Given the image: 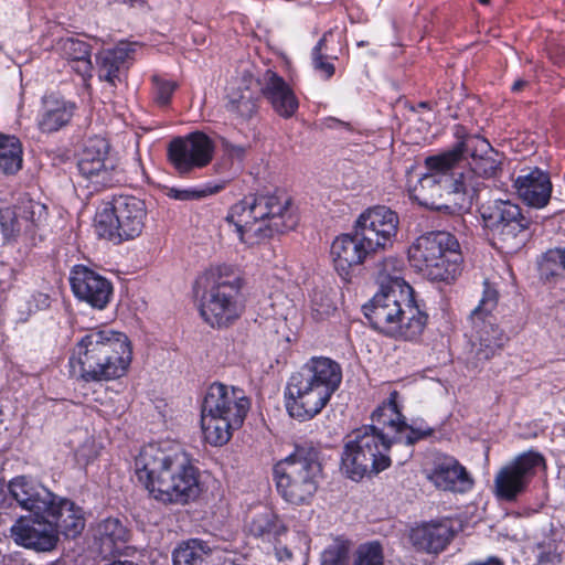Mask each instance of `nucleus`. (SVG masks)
Wrapping results in <instances>:
<instances>
[{"label": "nucleus", "instance_id": "nucleus-8", "mask_svg": "<svg viewBox=\"0 0 565 565\" xmlns=\"http://www.w3.org/2000/svg\"><path fill=\"white\" fill-rule=\"evenodd\" d=\"M201 284L199 311L204 322L215 329L234 324L243 313L241 277L228 266H216L203 274Z\"/></svg>", "mask_w": 565, "mask_h": 565}, {"label": "nucleus", "instance_id": "nucleus-7", "mask_svg": "<svg viewBox=\"0 0 565 565\" xmlns=\"http://www.w3.org/2000/svg\"><path fill=\"white\" fill-rule=\"evenodd\" d=\"M321 477L320 451L311 443L296 445L294 451L273 468L277 492L294 505L310 504Z\"/></svg>", "mask_w": 565, "mask_h": 565}, {"label": "nucleus", "instance_id": "nucleus-11", "mask_svg": "<svg viewBox=\"0 0 565 565\" xmlns=\"http://www.w3.org/2000/svg\"><path fill=\"white\" fill-rule=\"evenodd\" d=\"M499 302V291L488 280L483 282L482 297L471 311L470 320L475 330L471 345L477 362H486L499 354L509 338L495 323L493 311Z\"/></svg>", "mask_w": 565, "mask_h": 565}, {"label": "nucleus", "instance_id": "nucleus-33", "mask_svg": "<svg viewBox=\"0 0 565 565\" xmlns=\"http://www.w3.org/2000/svg\"><path fill=\"white\" fill-rule=\"evenodd\" d=\"M58 50L66 60L72 63L73 70L83 77L84 81L92 77V46L89 43L76 39H61L57 43Z\"/></svg>", "mask_w": 565, "mask_h": 565}, {"label": "nucleus", "instance_id": "nucleus-5", "mask_svg": "<svg viewBox=\"0 0 565 565\" xmlns=\"http://www.w3.org/2000/svg\"><path fill=\"white\" fill-rule=\"evenodd\" d=\"M341 382L342 367L337 361L327 356H312L288 381V414L300 422L312 419L326 407Z\"/></svg>", "mask_w": 565, "mask_h": 565}, {"label": "nucleus", "instance_id": "nucleus-14", "mask_svg": "<svg viewBox=\"0 0 565 565\" xmlns=\"http://www.w3.org/2000/svg\"><path fill=\"white\" fill-rule=\"evenodd\" d=\"M214 152V141L202 131L175 137L167 148L169 162L181 175L209 166L213 160Z\"/></svg>", "mask_w": 565, "mask_h": 565}, {"label": "nucleus", "instance_id": "nucleus-25", "mask_svg": "<svg viewBox=\"0 0 565 565\" xmlns=\"http://www.w3.org/2000/svg\"><path fill=\"white\" fill-rule=\"evenodd\" d=\"M136 46L137 43L120 41L115 47L98 52L95 60L99 79L116 86L135 60Z\"/></svg>", "mask_w": 565, "mask_h": 565}, {"label": "nucleus", "instance_id": "nucleus-45", "mask_svg": "<svg viewBox=\"0 0 565 565\" xmlns=\"http://www.w3.org/2000/svg\"><path fill=\"white\" fill-rule=\"evenodd\" d=\"M541 271L546 278L559 276L565 271V246L548 249L544 254Z\"/></svg>", "mask_w": 565, "mask_h": 565}, {"label": "nucleus", "instance_id": "nucleus-36", "mask_svg": "<svg viewBox=\"0 0 565 565\" xmlns=\"http://www.w3.org/2000/svg\"><path fill=\"white\" fill-rule=\"evenodd\" d=\"M214 547L199 539L182 543L173 552V565H210Z\"/></svg>", "mask_w": 565, "mask_h": 565}, {"label": "nucleus", "instance_id": "nucleus-26", "mask_svg": "<svg viewBox=\"0 0 565 565\" xmlns=\"http://www.w3.org/2000/svg\"><path fill=\"white\" fill-rule=\"evenodd\" d=\"M259 85L260 93L280 117L290 118L296 114L299 107L298 98L289 84L276 72L267 70Z\"/></svg>", "mask_w": 565, "mask_h": 565}, {"label": "nucleus", "instance_id": "nucleus-3", "mask_svg": "<svg viewBox=\"0 0 565 565\" xmlns=\"http://www.w3.org/2000/svg\"><path fill=\"white\" fill-rule=\"evenodd\" d=\"M225 220L234 225L239 241L247 246L294 230L298 223L291 198L280 190L244 196L231 206Z\"/></svg>", "mask_w": 565, "mask_h": 565}, {"label": "nucleus", "instance_id": "nucleus-35", "mask_svg": "<svg viewBox=\"0 0 565 565\" xmlns=\"http://www.w3.org/2000/svg\"><path fill=\"white\" fill-rule=\"evenodd\" d=\"M480 213L486 228L490 232L497 230V226L501 227L502 225L510 224L524 214L518 204L509 200H494L483 204Z\"/></svg>", "mask_w": 565, "mask_h": 565}, {"label": "nucleus", "instance_id": "nucleus-40", "mask_svg": "<svg viewBox=\"0 0 565 565\" xmlns=\"http://www.w3.org/2000/svg\"><path fill=\"white\" fill-rule=\"evenodd\" d=\"M248 530L255 537L270 540L286 532V527L278 516L269 509L265 508L252 518Z\"/></svg>", "mask_w": 565, "mask_h": 565}, {"label": "nucleus", "instance_id": "nucleus-57", "mask_svg": "<svg viewBox=\"0 0 565 565\" xmlns=\"http://www.w3.org/2000/svg\"><path fill=\"white\" fill-rule=\"evenodd\" d=\"M331 309V306L330 305H327L326 309H323L322 311H320L319 309H315L319 315H328L329 311Z\"/></svg>", "mask_w": 565, "mask_h": 565}, {"label": "nucleus", "instance_id": "nucleus-34", "mask_svg": "<svg viewBox=\"0 0 565 565\" xmlns=\"http://www.w3.org/2000/svg\"><path fill=\"white\" fill-rule=\"evenodd\" d=\"M253 83L252 76L244 77L242 85L234 88L227 96L226 110L244 121L249 120L257 111L256 92L250 87Z\"/></svg>", "mask_w": 565, "mask_h": 565}, {"label": "nucleus", "instance_id": "nucleus-2", "mask_svg": "<svg viewBox=\"0 0 565 565\" xmlns=\"http://www.w3.org/2000/svg\"><path fill=\"white\" fill-rule=\"evenodd\" d=\"M132 361L129 338L108 328L88 329L70 358L72 372L84 382H103L126 375Z\"/></svg>", "mask_w": 565, "mask_h": 565}, {"label": "nucleus", "instance_id": "nucleus-13", "mask_svg": "<svg viewBox=\"0 0 565 565\" xmlns=\"http://www.w3.org/2000/svg\"><path fill=\"white\" fill-rule=\"evenodd\" d=\"M545 468L546 461L541 452L529 450L520 454L495 475V495L501 500L514 501L527 489L537 471Z\"/></svg>", "mask_w": 565, "mask_h": 565}, {"label": "nucleus", "instance_id": "nucleus-51", "mask_svg": "<svg viewBox=\"0 0 565 565\" xmlns=\"http://www.w3.org/2000/svg\"><path fill=\"white\" fill-rule=\"evenodd\" d=\"M221 145L224 152L231 158L236 160H243L247 152V147L242 145H235L226 138L221 139Z\"/></svg>", "mask_w": 565, "mask_h": 565}, {"label": "nucleus", "instance_id": "nucleus-22", "mask_svg": "<svg viewBox=\"0 0 565 565\" xmlns=\"http://www.w3.org/2000/svg\"><path fill=\"white\" fill-rule=\"evenodd\" d=\"M452 150H460V159L463 154L470 157V169L467 172H463V174L471 177L472 183L476 186V192L478 191L479 183L476 181L475 174L483 178H492L495 177L498 171L501 169L499 153L492 148L490 142L482 137L470 136L457 145Z\"/></svg>", "mask_w": 565, "mask_h": 565}, {"label": "nucleus", "instance_id": "nucleus-43", "mask_svg": "<svg viewBox=\"0 0 565 565\" xmlns=\"http://www.w3.org/2000/svg\"><path fill=\"white\" fill-rule=\"evenodd\" d=\"M352 565H385L382 545L376 541L361 544L354 553Z\"/></svg>", "mask_w": 565, "mask_h": 565}, {"label": "nucleus", "instance_id": "nucleus-16", "mask_svg": "<svg viewBox=\"0 0 565 565\" xmlns=\"http://www.w3.org/2000/svg\"><path fill=\"white\" fill-rule=\"evenodd\" d=\"M396 212L385 205L366 209L355 221L354 228L376 252L392 246L398 231Z\"/></svg>", "mask_w": 565, "mask_h": 565}, {"label": "nucleus", "instance_id": "nucleus-21", "mask_svg": "<svg viewBox=\"0 0 565 565\" xmlns=\"http://www.w3.org/2000/svg\"><path fill=\"white\" fill-rule=\"evenodd\" d=\"M456 534L454 521L449 518H440L412 527L408 540L416 552L438 555L447 548Z\"/></svg>", "mask_w": 565, "mask_h": 565}, {"label": "nucleus", "instance_id": "nucleus-58", "mask_svg": "<svg viewBox=\"0 0 565 565\" xmlns=\"http://www.w3.org/2000/svg\"><path fill=\"white\" fill-rule=\"evenodd\" d=\"M39 297L43 298L44 305H47V300H49L47 296L40 294Z\"/></svg>", "mask_w": 565, "mask_h": 565}, {"label": "nucleus", "instance_id": "nucleus-6", "mask_svg": "<svg viewBox=\"0 0 565 565\" xmlns=\"http://www.w3.org/2000/svg\"><path fill=\"white\" fill-rule=\"evenodd\" d=\"M412 291L383 287L363 307L371 326L384 334L405 341H416L423 334L428 316L411 298Z\"/></svg>", "mask_w": 565, "mask_h": 565}, {"label": "nucleus", "instance_id": "nucleus-49", "mask_svg": "<svg viewBox=\"0 0 565 565\" xmlns=\"http://www.w3.org/2000/svg\"><path fill=\"white\" fill-rule=\"evenodd\" d=\"M540 554L536 565H561L562 556L556 552L554 542H543L539 544Z\"/></svg>", "mask_w": 565, "mask_h": 565}, {"label": "nucleus", "instance_id": "nucleus-47", "mask_svg": "<svg viewBox=\"0 0 565 565\" xmlns=\"http://www.w3.org/2000/svg\"><path fill=\"white\" fill-rule=\"evenodd\" d=\"M152 94L153 100L159 106H167L171 102V97L178 87V83L167 79L160 75H152Z\"/></svg>", "mask_w": 565, "mask_h": 565}, {"label": "nucleus", "instance_id": "nucleus-39", "mask_svg": "<svg viewBox=\"0 0 565 565\" xmlns=\"http://www.w3.org/2000/svg\"><path fill=\"white\" fill-rule=\"evenodd\" d=\"M454 245L455 246H450V249L443 248L440 254L436 255V259L434 262L438 264V267H440L441 270L447 269L448 274L446 273L445 275H440V277H426L427 279L450 284L461 274L463 258L460 250V244L456 237Z\"/></svg>", "mask_w": 565, "mask_h": 565}, {"label": "nucleus", "instance_id": "nucleus-27", "mask_svg": "<svg viewBox=\"0 0 565 565\" xmlns=\"http://www.w3.org/2000/svg\"><path fill=\"white\" fill-rule=\"evenodd\" d=\"M44 513L49 518L55 534L61 532L66 537L78 536L85 527V518L82 508L73 501L54 494L52 504L45 509Z\"/></svg>", "mask_w": 565, "mask_h": 565}, {"label": "nucleus", "instance_id": "nucleus-29", "mask_svg": "<svg viewBox=\"0 0 565 565\" xmlns=\"http://www.w3.org/2000/svg\"><path fill=\"white\" fill-rule=\"evenodd\" d=\"M11 497L25 510L43 512L54 500V493L30 478L19 476L8 486Z\"/></svg>", "mask_w": 565, "mask_h": 565}, {"label": "nucleus", "instance_id": "nucleus-53", "mask_svg": "<svg viewBox=\"0 0 565 565\" xmlns=\"http://www.w3.org/2000/svg\"><path fill=\"white\" fill-rule=\"evenodd\" d=\"M327 126L329 128L344 127L348 130H351V126H350L349 122H344V121H342L340 119H337V118H328L327 119Z\"/></svg>", "mask_w": 565, "mask_h": 565}, {"label": "nucleus", "instance_id": "nucleus-54", "mask_svg": "<svg viewBox=\"0 0 565 565\" xmlns=\"http://www.w3.org/2000/svg\"><path fill=\"white\" fill-rule=\"evenodd\" d=\"M467 565H504L503 562L494 556L488 557L486 561L482 562H471Z\"/></svg>", "mask_w": 565, "mask_h": 565}, {"label": "nucleus", "instance_id": "nucleus-41", "mask_svg": "<svg viewBox=\"0 0 565 565\" xmlns=\"http://www.w3.org/2000/svg\"><path fill=\"white\" fill-rule=\"evenodd\" d=\"M402 269L403 260L393 256L386 257L376 264L377 278L382 285L387 281L391 282L388 287L412 291V287L401 277Z\"/></svg>", "mask_w": 565, "mask_h": 565}, {"label": "nucleus", "instance_id": "nucleus-59", "mask_svg": "<svg viewBox=\"0 0 565 565\" xmlns=\"http://www.w3.org/2000/svg\"><path fill=\"white\" fill-rule=\"evenodd\" d=\"M482 4H489L490 0H478Z\"/></svg>", "mask_w": 565, "mask_h": 565}, {"label": "nucleus", "instance_id": "nucleus-9", "mask_svg": "<svg viewBox=\"0 0 565 565\" xmlns=\"http://www.w3.org/2000/svg\"><path fill=\"white\" fill-rule=\"evenodd\" d=\"M348 438L341 458V470L348 478L359 481L369 472L379 473L390 467L388 451L393 443L388 437L363 426Z\"/></svg>", "mask_w": 565, "mask_h": 565}, {"label": "nucleus", "instance_id": "nucleus-50", "mask_svg": "<svg viewBox=\"0 0 565 565\" xmlns=\"http://www.w3.org/2000/svg\"><path fill=\"white\" fill-rule=\"evenodd\" d=\"M312 58V66L319 75L326 79L329 81L335 73V66L333 63L328 61L327 55L322 56H316Z\"/></svg>", "mask_w": 565, "mask_h": 565}, {"label": "nucleus", "instance_id": "nucleus-1", "mask_svg": "<svg viewBox=\"0 0 565 565\" xmlns=\"http://www.w3.org/2000/svg\"><path fill=\"white\" fill-rule=\"evenodd\" d=\"M138 480L164 504H186L201 492L199 471L179 444L150 443L135 461Z\"/></svg>", "mask_w": 565, "mask_h": 565}, {"label": "nucleus", "instance_id": "nucleus-42", "mask_svg": "<svg viewBox=\"0 0 565 565\" xmlns=\"http://www.w3.org/2000/svg\"><path fill=\"white\" fill-rule=\"evenodd\" d=\"M17 209L24 230H30L31 226H39L46 221L47 209L41 202L23 198L17 204Z\"/></svg>", "mask_w": 565, "mask_h": 565}, {"label": "nucleus", "instance_id": "nucleus-28", "mask_svg": "<svg viewBox=\"0 0 565 565\" xmlns=\"http://www.w3.org/2000/svg\"><path fill=\"white\" fill-rule=\"evenodd\" d=\"M519 198L529 206L544 207L552 194V182L548 173L539 168L530 169L514 180Z\"/></svg>", "mask_w": 565, "mask_h": 565}, {"label": "nucleus", "instance_id": "nucleus-48", "mask_svg": "<svg viewBox=\"0 0 565 565\" xmlns=\"http://www.w3.org/2000/svg\"><path fill=\"white\" fill-rule=\"evenodd\" d=\"M223 189V185H205L201 189H178V188H171L168 191V196L174 200L180 201H193V200H200L203 198H206L209 195L215 194L220 192Z\"/></svg>", "mask_w": 565, "mask_h": 565}, {"label": "nucleus", "instance_id": "nucleus-23", "mask_svg": "<svg viewBox=\"0 0 565 565\" xmlns=\"http://www.w3.org/2000/svg\"><path fill=\"white\" fill-rule=\"evenodd\" d=\"M369 242L354 228L352 234L338 236L331 245V257L338 274L343 280H350L351 269L365 262L372 254L377 253Z\"/></svg>", "mask_w": 565, "mask_h": 565}, {"label": "nucleus", "instance_id": "nucleus-19", "mask_svg": "<svg viewBox=\"0 0 565 565\" xmlns=\"http://www.w3.org/2000/svg\"><path fill=\"white\" fill-rule=\"evenodd\" d=\"M10 533L15 544L38 552L52 551L58 541L55 527L43 512L20 516Z\"/></svg>", "mask_w": 565, "mask_h": 565}, {"label": "nucleus", "instance_id": "nucleus-56", "mask_svg": "<svg viewBox=\"0 0 565 565\" xmlns=\"http://www.w3.org/2000/svg\"><path fill=\"white\" fill-rule=\"evenodd\" d=\"M277 554L279 556L280 559H282V557L285 556L286 558H291V553L286 548H278L277 550Z\"/></svg>", "mask_w": 565, "mask_h": 565}, {"label": "nucleus", "instance_id": "nucleus-20", "mask_svg": "<svg viewBox=\"0 0 565 565\" xmlns=\"http://www.w3.org/2000/svg\"><path fill=\"white\" fill-rule=\"evenodd\" d=\"M70 284L74 296L94 309H105L113 297L110 280L84 265L72 268Z\"/></svg>", "mask_w": 565, "mask_h": 565}, {"label": "nucleus", "instance_id": "nucleus-15", "mask_svg": "<svg viewBox=\"0 0 565 565\" xmlns=\"http://www.w3.org/2000/svg\"><path fill=\"white\" fill-rule=\"evenodd\" d=\"M376 434L385 435L391 443H404L414 445L433 434L431 428H416L405 422L397 405V393L393 392L390 398L380 405L372 414V425Z\"/></svg>", "mask_w": 565, "mask_h": 565}, {"label": "nucleus", "instance_id": "nucleus-52", "mask_svg": "<svg viewBox=\"0 0 565 565\" xmlns=\"http://www.w3.org/2000/svg\"><path fill=\"white\" fill-rule=\"evenodd\" d=\"M327 33L318 41L316 46L312 49L311 57L326 55L323 51L327 49Z\"/></svg>", "mask_w": 565, "mask_h": 565}, {"label": "nucleus", "instance_id": "nucleus-12", "mask_svg": "<svg viewBox=\"0 0 565 565\" xmlns=\"http://www.w3.org/2000/svg\"><path fill=\"white\" fill-rule=\"evenodd\" d=\"M110 146L105 138L92 137L83 148L77 161L81 177L87 181L86 186L93 191L114 188L125 182L117 160L109 154Z\"/></svg>", "mask_w": 565, "mask_h": 565}, {"label": "nucleus", "instance_id": "nucleus-30", "mask_svg": "<svg viewBox=\"0 0 565 565\" xmlns=\"http://www.w3.org/2000/svg\"><path fill=\"white\" fill-rule=\"evenodd\" d=\"M75 104L51 94L42 98V107L38 116V127L42 132L52 134L70 124Z\"/></svg>", "mask_w": 565, "mask_h": 565}, {"label": "nucleus", "instance_id": "nucleus-32", "mask_svg": "<svg viewBox=\"0 0 565 565\" xmlns=\"http://www.w3.org/2000/svg\"><path fill=\"white\" fill-rule=\"evenodd\" d=\"M531 224L530 216L522 214L510 224L497 226V230L490 232L493 244L507 254L520 250L531 237Z\"/></svg>", "mask_w": 565, "mask_h": 565}, {"label": "nucleus", "instance_id": "nucleus-4", "mask_svg": "<svg viewBox=\"0 0 565 565\" xmlns=\"http://www.w3.org/2000/svg\"><path fill=\"white\" fill-rule=\"evenodd\" d=\"M460 150H450L425 159L428 172L409 185L411 199L430 210L470 207L476 186L470 175L458 167Z\"/></svg>", "mask_w": 565, "mask_h": 565}, {"label": "nucleus", "instance_id": "nucleus-38", "mask_svg": "<svg viewBox=\"0 0 565 565\" xmlns=\"http://www.w3.org/2000/svg\"><path fill=\"white\" fill-rule=\"evenodd\" d=\"M21 141L9 135L0 134V173L15 174L22 168Z\"/></svg>", "mask_w": 565, "mask_h": 565}, {"label": "nucleus", "instance_id": "nucleus-31", "mask_svg": "<svg viewBox=\"0 0 565 565\" xmlns=\"http://www.w3.org/2000/svg\"><path fill=\"white\" fill-rule=\"evenodd\" d=\"M130 535V530L118 518L102 520L94 529V540L99 552L105 555L121 553L129 542Z\"/></svg>", "mask_w": 565, "mask_h": 565}, {"label": "nucleus", "instance_id": "nucleus-10", "mask_svg": "<svg viewBox=\"0 0 565 565\" xmlns=\"http://www.w3.org/2000/svg\"><path fill=\"white\" fill-rule=\"evenodd\" d=\"M146 204L134 195H117L104 201L95 215L98 235L114 244L138 237L145 227Z\"/></svg>", "mask_w": 565, "mask_h": 565}, {"label": "nucleus", "instance_id": "nucleus-44", "mask_svg": "<svg viewBox=\"0 0 565 565\" xmlns=\"http://www.w3.org/2000/svg\"><path fill=\"white\" fill-rule=\"evenodd\" d=\"M350 542L335 539L321 555V565H347L350 553Z\"/></svg>", "mask_w": 565, "mask_h": 565}, {"label": "nucleus", "instance_id": "nucleus-55", "mask_svg": "<svg viewBox=\"0 0 565 565\" xmlns=\"http://www.w3.org/2000/svg\"><path fill=\"white\" fill-rule=\"evenodd\" d=\"M526 85V82L523 81V79H518L514 82V84L512 85V90L513 92H520L524 86Z\"/></svg>", "mask_w": 565, "mask_h": 565}, {"label": "nucleus", "instance_id": "nucleus-46", "mask_svg": "<svg viewBox=\"0 0 565 565\" xmlns=\"http://www.w3.org/2000/svg\"><path fill=\"white\" fill-rule=\"evenodd\" d=\"M0 227L6 238L17 236L24 228L17 205L0 207Z\"/></svg>", "mask_w": 565, "mask_h": 565}, {"label": "nucleus", "instance_id": "nucleus-24", "mask_svg": "<svg viewBox=\"0 0 565 565\" xmlns=\"http://www.w3.org/2000/svg\"><path fill=\"white\" fill-rule=\"evenodd\" d=\"M425 473L426 478L443 491L465 493L473 487V479L467 469L451 456L437 455Z\"/></svg>", "mask_w": 565, "mask_h": 565}, {"label": "nucleus", "instance_id": "nucleus-18", "mask_svg": "<svg viewBox=\"0 0 565 565\" xmlns=\"http://www.w3.org/2000/svg\"><path fill=\"white\" fill-rule=\"evenodd\" d=\"M455 235L445 231L429 232L417 237L408 247V260L412 267L424 277H440L448 274L447 269L441 270L437 263H434L436 255L443 248L450 249L455 246Z\"/></svg>", "mask_w": 565, "mask_h": 565}, {"label": "nucleus", "instance_id": "nucleus-17", "mask_svg": "<svg viewBox=\"0 0 565 565\" xmlns=\"http://www.w3.org/2000/svg\"><path fill=\"white\" fill-rule=\"evenodd\" d=\"M250 408V399L239 387L213 383L204 397L202 412L242 426Z\"/></svg>", "mask_w": 565, "mask_h": 565}, {"label": "nucleus", "instance_id": "nucleus-37", "mask_svg": "<svg viewBox=\"0 0 565 565\" xmlns=\"http://www.w3.org/2000/svg\"><path fill=\"white\" fill-rule=\"evenodd\" d=\"M201 426L205 441L214 447L227 444L233 431L242 427L205 412H202Z\"/></svg>", "mask_w": 565, "mask_h": 565}]
</instances>
